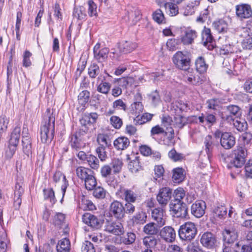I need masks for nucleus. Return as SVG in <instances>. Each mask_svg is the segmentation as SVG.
Masks as SVG:
<instances>
[{"mask_svg": "<svg viewBox=\"0 0 252 252\" xmlns=\"http://www.w3.org/2000/svg\"><path fill=\"white\" fill-rule=\"evenodd\" d=\"M55 120V117L52 115L50 110L47 109L40 129V139L42 143H50L53 139Z\"/></svg>", "mask_w": 252, "mask_h": 252, "instance_id": "nucleus-1", "label": "nucleus"}, {"mask_svg": "<svg viewBox=\"0 0 252 252\" xmlns=\"http://www.w3.org/2000/svg\"><path fill=\"white\" fill-rule=\"evenodd\" d=\"M197 232V230L195 224L189 221L180 226L178 234L181 240L190 241L195 238Z\"/></svg>", "mask_w": 252, "mask_h": 252, "instance_id": "nucleus-2", "label": "nucleus"}, {"mask_svg": "<svg viewBox=\"0 0 252 252\" xmlns=\"http://www.w3.org/2000/svg\"><path fill=\"white\" fill-rule=\"evenodd\" d=\"M172 61L177 68L187 70L190 67V55L187 52L178 51L173 56Z\"/></svg>", "mask_w": 252, "mask_h": 252, "instance_id": "nucleus-3", "label": "nucleus"}, {"mask_svg": "<svg viewBox=\"0 0 252 252\" xmlns=\"http://www.w3.org/2000/svg\"><path fill=\"white\" fill-rule=\"evenodd\" d=\"M247 156V151L246 148L240 147H238L234 152V158L228 164V168H241L244 165L246 161Z\"/></svg>", "mask_w": 252, "mask_h": 252, "instance_id": "nucleus-4", "label": "nucleus"}, {"mask_svg": "<svg viewBox=\"0 0 252 252\" xmlns=\"http://www.w3.org/2000/svg\"><path fill=\"white\" fill-rule=\"evenodd\" d=\"M20 127L16 126L11 134L8 149L6 151V156L8 158L12 157L17 149L20 136Z\"/></svg>", "mask_w": 252, "mask_h": 252, "instance_id": "nucleus-5", "label": "nucleus"}, {"mask_svg": "<svg viewBox=\"0 0 252 252\" xmlns=\"http://www.w3.org/2000/svg\"><path fill=\"white\" fill-rule=\"evenodd\" d=\"M215 138H220V143L221 146L225 149H230L232 148L235 144V138L229 132H223L219 130L215 132Z\"/></svg>", "mask_w": 252, "mask_h": 252, "instance_id": "nucleus-6", "label": "nucleus"}, {"mask_svg": "<svg viewBox=\"0 0 252 252\" xmlns=\"http://www.w3.org/2000/svg\"><path fill=\"white\" fill-rule=\"evenodd\" d=\"M24 192V184L22 177H17L16 183L15 186L14 196V206L16 208H19L22 199L21 197Z\"/></svg>", "mask_w": 252, "mask_h": 252, "instance_id": "nucleus-7", "label": "nucleus"}, {"mask_svg": "<svg viewBox=\"0 0 252 252\" xmlns=\"http://www.w3.org/2000/svg\"><path fill=\"white\" fill-rule=\"evenodd\" d=\"M236 14L241 20L252 17V8L248 3H240L235 6Z\"/></svg>", "mask_w": 252, "mask_h": 252, "instance_id": "nucleus-8", "label": "nucleus"}, {"mask_svg": "<svg viewBox=\"0 0 252 252\" xmlns=\"http://www.w3.org/2000/svg\"><path fill=\"white\" fill-rule=\"evenodd\" d=\"M170 208L175 217L185 218L188 216V208L184 202L171 203Z\"/></svg>", "mask_w": 252, "mask_h": 252, "instance_id": "nucleus-9", "label": "nucleus"}, {"mask_svg": "<svg viewBox=\"0 0 252 252\" xmlns=\"http://www.w3.org/2000/svg\"><path fill=\"white\" fill-rule=\"evenodd\" d=\"M172 193V189L168 187L161 188L157 196V200L162 207L165 206L170 200Z\"/></svg>", "mask_w": 252, "mask_h": 252, "instance_id": "nucleus-10", "label": "nucleus"}, {"mask_svg": "<svg viewBox=\"0 0 252 252\" xmlns=\"http://www.w3.org/2000/svg\"><path fill=\"white\" fill-rule=\"evenodd\" d=\"M200 243L204 247L211 249L217 246V240L214 234L207 231L204 233L201 236Z\"/></svg>", "mask_w": 252, "mask_h": 252, "instance_id": "nucleus-11", "label": "nucleus"}, {"mask_svg": "<svg viewBox=\"0 0 252 252\" xmlns=\"http://www.w3.org/2000/svg\"><path fill=\"white\" fill-rule=\"evenodd\" d=\"M223 244L234 245V244H240L237 242L238 234L237 230L234 228L225 229L222 233Z\"/></svg>", "mask_w": 252, "mask_h": 252, "instance_id": "nucleus-12", "label": "nucleus"}, {"mask_svg": "<svg viewBox=\"0 0 252 252\" xmlns=\"http://www.w3.org/2000/svg\"><path fill=\"white\" fill-rule=\"evenodd\" d=\"M82 219L84 223L94 229H99L102 224V221L100 220L91 213H85L82 216Z\"/></svg>", "mask_w": 252, "mask_h": 252, "instance_id": "nucleus-13", "label": "nucleus"}, {"mask_svg": "<svg viewBox=\"0 0 252 252\" xmlns=\"http://www.w3.org/2000/svg\"><path fill=\"white\" fill-rule=\"evenodd\" d=\"M158 234L161 239L166 243H171L175 240L176 232L171 226H164L159 230Z\"/></svg>", "mask_w": 252, "mask_h": 252, "instance_id": "nucleus-14", "label": "nucleus"}, {"mask_svg": "<svg viewBox=\"0 0 252 252\" xmlns=\"http://www.w3.org/2000/svg\"><path fill=\"white\" fill-rule=\"evenodd\" d=\"M105 230L116 235H121L124 232L123 224L119 221H107Z\"/></svg>", "mask_w": 252, "mask_h": 252, "instance_id": "nucleus-15", "label": "nucleus"}, {"mask_svg": "<svg viewBox=\"0 0 252 252\" xmlns=\"http://www.w3.org/2000/svg\"><path fill=\"white\" fill-rule=\"evenodd\" d=\"M109 211L110 214L117 219H121L124 217V205L120 201L115 200L112 202Z\"/></svg>", "mask_w": 252, "mask_h": 252, "instance_id": "nucleus-16", "label": "nucleus"}, {"mask_svg": "<svg viewBox=\"0 0 252 252\" xmlns=\"http://www.w3.org/2000/svg\"><path fill=\"white\" fill-rule=\"evenodd\" d=\"M223 119L230 123L232 122L234 127L240 132L244 131L248 128L247 123L244 120L238 119V118H233L231 115L223 116Z\"/></svg>", "mask_w": 252, "mask_h": 252, "instance_id": "nucleus-17", "label": "nucleus"}, {"mask_svg": "<svg viewBox=\"0 0 252 252\" xmlns=\"http://www.w3.org/2000/svg\"><path fill=\"white\" fill-rule=\"evenodd\" d=\"M100 44L97 43L94 48V58L98 62L102 63L105 61L108 57L109 50L107 48L100 49Z\"/></svg>", "mask_w": 252, "mask_h": 252, "instance_id": "nucleus-18", "label": "nucleus"}, {"mask_svg": "<svg viewBox=\"0 0 252 252\" xmlns=\"http://www.w3.org/2000/svg\"><path fill=\"white\" fill-rule=\"evenodd\" d=\"M197 37V32L192 29L188 28L184 32L181 36V41L184 45H190L194 42V39Z\"/></svg>", "mask_w": 252, "mask_h": 252, "instance_id": "nucleus-19", "label": "nucleus"}, {"mask_svg": "<svg viewBox=\"0 0 252 252\" xmlns=\"http://www.w3.org/2000/svg\"><path fill=\"white\" fill-rule=\"evenodd\" d=\"M122 193L126 202H135L140 197L138 191L134 189H124Z\"/></svg>", "mask_w": 252, "mask_h": 252, "instance_id": "nucleus-20", "label": "nucleus"}, {"mask_svg": "<svg viewBox=\"0 0 252 252\" xmlns=\"http://www.w3.org/2000/svg\"><path fill=\"white\" fill-rule=\"evenodd\" d=\"M206 205L203 201H196L191 207V213L196 218L202 217L205 213Z\"/></svg>", "mask_w": 252, "mask_h": 252, "instance_id": "nucleus-21", "label": "nucleus"}, {"mask_svg": "<svg viewBox=\"0 0 252 252\" xmlns=\"http://www.w3.org/2000/svg\"><path fill=\"white\" fill-rule=\"evenodd\" d=\"M70 144L71 147L78 150L85 146L80 132H76L70 136Z\"/></svg>", "mask_w": 252, "mask_h": 252, "instance_id": "nucleus-22", "label": "nucleus"}, {"mask_svg": "<svg viewBox=\"0 0 252 252\" xmlns=\"http://www.w3.org/2000/svg\"><path fill=\"white\" fill-rule=\"evenodd\" d=\"M88 175L85 176L82 181L84 182L85 186L87 190H91L96 186L97 182L94 175V171L91 170Z\"/></svg>", "mask_w": 252, "mask_h": 252, "instance_id": "nucleus-23", "label": "nucleus"}, {"mask_svg": "<svg viewBox=\"0 0 252 252\" xmlns=\"http://www.w3.org/2000/svg\"><path fill=\"white\" fill-rule=\"evenodd\" d=\"M134 97L136 101L131 104L130 109L132 114L137 115L143 111V106L140 102L142 100V96L140 93H137Z\"/></svg>", "mask_w": 252, "mask_h": 252, "instance_id": "nucleus-24", "label": "nucleus"}, {"mask_svg": "<svg viewBox=\"0 0 252 252\" xmlns=\"http://www.w3.org/2000/svg\"><path fill=\"white\" fill-rule=\"evenodd\" d=\"M163 210L160 208L154 209L152 212V217L157 221L158 227H162L165 224V220L163 218Z\"/></svg>", "mask_w": 252, "mask_h": 252, "instance_id": "nucleus-25", "label": "nucleus"}, {"mask_svg": "<svg viewBox=\"0 0 252 252\" xmlns=\"http://www.w3.org/2000/svg\"><path fill=\"white\" fill-rule=\"evenodd\" d=\"M160 227L158 224L151 222L144 226L142 231L147 236H155L158 234Z\"/></svg>", "mask_w": 252, "mask_h": 252, "instance_id": "nucleus-26", "label": "nucleus"}, {"mask_svg": "<svg viewBox=\"0 0 252 252\" xmlns=\"http://www.w3.org/2000/svg\"><path fill=\"white\" fill-rule=\"evenodd\" d=\"M53 180L56 183L59 182L62 183L61 190L63 195H64L66 191V189L68 185L65 176L60 171H57L54 174Z\"/></svg>", "mask_w": 252, "mask_h": 252, "instance_id": "nucleus-27", "label": "nucleus"}, {"mask_svg": "<svg viewBox=\"0 0 252 252\" xmlns=\"http://www.w3.org/2000/svg\"><path fill=\"white\" fill-rule=\"evenodd\" d=\"M137 47L136 43L131 41H125L119 46L120 52L127 54L132 52Z\"/></svg>", "mask_w": 252, "mask_h": 252, "instance_id": "nucleus-28", "label": "nucleus"}, {"mask_svg": "<svg viewBox=\"0 0 252 252\" xmlns=\"http://www.w3.org/2000/svg\"><path fill=\"white\" fill-rule=\"evenodd\" d=\"M185 78L187 79V82L193 85L199 86L202 84L203 80L202 79L201 76L195 74L191 72L188 71L185 76Z\"/></svg>", "mask_w": 252, "mask_h": 252, "instance_id": "nucleus-29", "label": "nucleus"}, {"mask_svg": "<svg viewBox=\"0 0 252 252\" xmlns=\"http://www.w3.org/2000/svg\"><path fill=\"white\" fill-rule=\"evenodd\" d=\"M130 143L129 139L126 137H120L114 140V147L118 150H123L128 147Z\"/></svg>", "mask_w": 252, "mask_h": 252, "instance_id": "nucleus-30", "label": "nucleus"}, {"mask_svg": "<svg viewBox=\"0 0 252 252\" xmlns=\"http://www.w3.org/2000/svg\"><path fill=\"white\" fill-rule=\"evenodd\" d=\"M70 243L69 239L64 238L59 241L57 246V252H69Z\"/></svg>", "mask_w": 252, "mask_h": 252, "instance_id": "nucleus-31", "label": "nucleus"}, {"mask_svg": "<svg viewBox=\"0 0 252 252\" xmlns=\"http://www.w3.org/2000/svg\"><path fill=\"white\" fill-rule=\"evenodd\" d=\"M142 243L146 248H155L158 243V239L154 236H146L142 239Z\"/></svg>", "mask_w": 252, "mask_h": 252, "instance_id": "nucleus-32", "label": "nucleus"}, {"mask_svg": "<svg viewBox=\"0 0 252 252\" xmlns=\"http://www.w3.org/2000/svg\"><path fill=\"white\" fill-rule=\"evenodd\" d=\"M128 18L132 24H135L141 18V11L138 8H133L128 12Z\"/></svg>", "mask_w": 252, "mask_h": 252, "instance_id": "nucleus-33", "label": "nucleus"}, {"mask_svg": "<svg viewBox=\"0 0 252 252\" xmlns=\"http://www.w3.org/2000/svg\"><path fill=\"white\" fill-rule=\"evenodd\" d=\"M195 67L197 72L203 73L207 71L208 65L206 63L204 58L199 57L195 61Z\"/></svg>", "mask_w": 252, "mask_h": 252, "instance_id": "nucleus-34", "label": "nucleus"}, {"mask_svg": "<svg viewBox=\"0 0 252 252\" xmlns=\"http://www.w3.org/2000/svg\"><path fill=\"white\" fill-rule=\"evenodd\" d=\"M213 27L220 33L226 32L228 29V25L223 19L214 21L213 23Z\"/></svg>", "mask_w": 252, "mask_h": 252, "instance_id": "nucleus-35", "label": "nucleus"}, {"mask_svg": "<svg viewBox=\"0 0 252 252\" xmlns=\"http://www.w3.org/2000/svg\"><path fill=\"white\" fill-rule=\"evenodd\" d=\"M214 40L212 35L211 30L209 28L204 27L202 32V40L205 46H207L208 43H211Z\"/></svg>", "mask_w": 252, "mask_h": 252, "instance_id": "nucleus-36", "label": "nucleus"}, {"mask_svg": "<svg viewBox=\"0 0 252 252\" xmlns=\"http://www.w3.org/2000/svg\"><path fill=\"white\" fill-rule=\"evenodd\" d=\"M204 144L206 153L208 154H210L217 145L215 143V138L210 135L206 136L205 138Z\"/></svg>", "mask_w": 252, "mask_h": 252, "instance_id": "nucleus-37", "label": "nucleus"}, {"mask_svg": "<svg viewBox=\"0 0 252 252\" xmlns=\"http://www.w3.org/2000/svg\"><path fill=\"white\" fill-rule=\"evenodd\" d=\"M147 216L145 212L140 211L135 214L132 218V221L134 224H144L147 221Z\"/></svg>", "mask_w": 252, "mask_h": 252, "instance_id": "nucleus-38", "label": "nucleus"}, {"mask_svg": "<svg viewBox=\"0 0 252 252\" xmlns=\"http://www.w3.org/2000/svg\"><path fill=\"white\" fill-rule=\"evenodd\" d=\"M184 172L182 168H177L173 170L172 179L174 183H179L183 181L185 177Z\"/></svg>", "mask_w": 252, "mask_h": 252, "instance_id": "nucleus-39", "label": "nucleus"}, {"mask_svg": "<svg viewBox=\"0 0 252 252\" xmlns=\"http://www.w3.org/2000/svg\"><path fill=\"white\" fill-rule=\"evenodd\" d=\"M199 4L200 0H195L190 2L188 4L185 8L184 14L185 15H191L193 14Z\"/></svg>", "mask_w": 252, "mask_h": 252, "instance_id": "nucleus-40", "label": "nucleus"}, {"mask_svg": "<svg viewBox=\"0 0 252 252\" xmlns=\"http://www.w3.org/2000/svg\"><path fill=\"white\" fill-rule=\"evenodd\" d=\"M164 6L170 16H175L179 13V7L176 3L169 2L166 3Z\"/></svg>", "mask_w": 252, "mask_h": 252, "instance_id": "nucleus-41", "label": "nucleus"}, {"mask_svg": "<svg viewBox=\"0 0 252 252\" xmlns=\"http://www.w3.org/2000/svg\"><path fill=\"white\" fill-rule=\"evenodd\" d=\"M185 191L183 188H179L175 189L174 192L173 196L174 199L171 203H183L182 199L185 196Z\"/></svg>", "mask_w": 252, "mask_h": 252, "instance_id": "nucleus-42", "label": "nucleus"}, {"mask_svg": "<svg viewBox=\"0 0 252 252\" xmlns=\"http://www.w3.org/2000/svg\"><path fill=\"white\" fill-rule=\"evenodd\" d=\"M153 115L149 113H144L140 117L137 116L134 119V122L136 125H142L151 121Z\"/></svg>", "mask_w": 252, "mask_h": 252, "instance_id": "nucleus-43", "label": "nucleus"}, {"mask_svg": "<svg viewBox=\"0 0 252 252\" xmlns=\"http://www.w3.org/2000/svg\"><path fill=\"white\" fill-rule=\"evenodd\" d=\"M22 142L23 152L25 154L29 156L32 152V146L30 139L28 136H23Z\"/></svg>", "mask_w": 252, "mask_h": 252, "instance_id": "nucleus-44", "label": "nucleus"}, {"mask_svg": "<svg viewBox=\"0 0 252 252\" xmlns=\"http://www.w3.org/2000/svg\"><path fill=\"white\" fill-rule=\"evenodd\" d=\"M87 162L90 167L94 170H97L99 167V160L94 156L89 155Z\"/></svg>", "mask_w": 252, "mask_h": 252, "instance_id": "nucleus-45", "label": "nucleus"}, {"mask_svg": "<svg viewBox=\"0 0 252 252\" xmlns=\"http://www.w3.org/2000/svg\"><path fill=\"white\" fill-rule=\"evenodd\" d=\"M111 165L113 172L116 174L121 172L123 163L121 159L119 158H114L112 160Z\"/></svg>", "mask_w": 252, "mask_h": 252, "instance_id": "nucleus-46", "label": "nucleus"}, {"mask_svg": "<svg viewBox=\"0 0 252 252\" xmlns=\"http://www.w3.org/2000/svg\"><path fill=\"white\" fill-rule=\"evenodd\" d=\"M153 18L158 24L165 23V18L163 12L159 9L156 10L153 14Z\"/></svg>", "mask_w": 252, "mask_h": 252, "instance_id": "nucleus-47", "label": "nucleus"}, {"mask_svg": "<svg viewBox=\"0 0 252 252\" xmlns=\"http://www.w3.org/2000/svg\"><path fill=\"white\" fill-rule=\"evenodd\" d=\"M99 67L96 63H92L88 68V74L92 78H95L99 73Z\"/></svg>", "mask_w": 252, "mask_h": 252, "instance_id": "nucleus-48", "label": "nucleus"}, {"mask_svg": "<svg viewBox=\"0 0 252 252\" xmlns=\"http://www.w3.org/2000/svg\"><path fill=\"white\" fill-rule=\"evenodd\" d=\"M79 103L82 105H84L89 100L90 92L84 90L80 93L78 96Z\"/></svg>", "mask_w": 252, "mask_h": 252, "instance_id": "nucleus-49", "label": "nucleus"}, {"mask_svg": "<svg viewBox=\"0 0 252 252\" xmlns=\"http://www.w3.org/2000/svg\"><path fill=\"white\" fill-rule=\"evenodd\" d=\"M97 141L100 146L107 147L111 145V142L108 139V137L104 134H99L98 135Z\"/></svg>", "mask_w": 252, "mask_h": 252, "instance_id": "nucleus-50", "label": "nucleus"}, {"mask_svg": "<svg viewBox=\"0 0 252 252\" xmlns=\"http://www.w3.org/2000/svg\"><path fill=\"white\" fill-rule=\"evenodd\" d=\"M93 189H94L93 195L95 198L98 199L105 198L106 191L102 187L100 186L96 187L95 186Z\"/></svg>", "mask_w": 252, "mask_h": 252, "instance_id": "nucleus-51", "label": "nucleus"}, {"mask_svg": "<svg viewBox=\"0 0 252 252\" xmlns=\"http://www.w3.org/2000/svg\"><path fill=\"white\" fill-rule=\"evenodd\" d=\"M187 123V118L181 115H177L174 117V126L180 128H183Z\"/></svg>", "mask_w": 252, "mask_h": 252, "instance_id": "nucleus-52", "label": "nucleus"}, {"mask_svg": "<svg viewBox=\"0 0 252 252\" xmlns=\"http://www.w3.org/2000/svg\"><path fill=\"white\" fill-rule=\"evenodd\" d=\"M181 42V39L180 40L175 38L170 39L167 41L166 45L170 50L174 51L179 48V45Z\"/></svg>", "mask_w": 252, "mask_h": 252, "instance_id": "nucleus-53", "label": "nucleus"}, {"mask_svg": "<svg viewBox=\"0 0 252 252\" xmlns=\"http://www.w3.org/2000/svg\"><path fill=\"white\" fill-rule=\"evenodd\" d=\"M43 193L45 199H49L52 203H55V193L52 189H44Z\"/></svg>", "mask_w": 252, "mask_h": 252, "instance_id": "nucleus-54", "label": "nucleus"}, {"mask_svg": "<svg viewBox=\"0 0 252 252\" xmlns=\"http://www.w3.org/2000/svg\"><path fill=\"white\" fill-rule=\"evenodd\" d=\"M73 15L74 18L77 19H83L86 17L84 8L83 7H75L73 10Z\"/></svg>", "mask_w": 252, "mask_h": 252, "instance_id": "nucleus-55", "label": "nucleus"}, {"mask_svg": "<svg viewBox=\"0 0 252 252\" xmlns=\"http://www.w3.org/2000/svg\"><path fill=\"white\" fill-rule=\"evenodd\" d=\"M91 169L89 168H86L83 166H79L76 169V174L77 177L81 180L83 179L85 176L88 175L87 174Z\"/></svg>", "mask_w": 252, "mask_h": 252, "instance_id": "nucleus-56", "label": "nucleus"}, {"mask_svg": "<svg viewBox=\"0 0 252 252\" xmlns=\"http://www.w3.org/2000/svg\"><path fill=\"white\" fill-rule=\"evenodd\" d=\"M214 217L220 219L226 215L227 209L225 207L221 206L215 208L214 211Z\"/></svg>", "mask_w": 252, "mask_h": 252, "instance_id": "nucleus-57", "label": "nucleus"}, {"mask_svg": "<svg viewBox=\"0 0 252 252\" xmlns=\"http://www.w3.org/2000/svg\"><path fill=\"white\" fill-rule=\"evenodd\" d=\"M111 85L106 82H102L97 87V91L102 94H107L110 91Z\"/></svg>", "mask_w": 252, "mask_h": 252, "instance_id": "nucleus-58", "label": "nucleus"}, {"mask_svg": "<svg viewBox=\"0 0 252 252\" xmlns=\"http://www.w3.org/2000/svg\"><path fill=\"white\" fill-rule=\"evenodd\" d=\"M112 169L111 166L109 165H104L100 169V174L101 176L105 179L110 177L112 174Z\"/></svg>", "mask_w": 252, "mask_h": 252, "instance_id": "nucleus-59", "label": "nucleus"}, {"mask_svg": "<svg viewBox=\"0 0 252 252\" xmlns=\"http://www.w3.org/2000/svg\"><path fill=\"white\" fill-rule=\"evenodd\" d=\"M65 220V215L62 213H57L53 219V222L55 225L61 226Z\"/></svg>", "mask_w": 252, "mask_h": 252, "instance_id": "nucleus-60", "label": "nucleus"}, {"mask_svg": "<svg viewBox=\"0 0 252 252\" xmlns=\"http://www.w3.org/2000/svg\"><path fill=\"white\" fill-rule=\"evenodd\" d=\"M223 252H240L239 244H223Z\"/></svg>", "mask_w": 252, "mask_h": 252, "instance_id": "nucleus-61", "label": "nucleus"}, {"mask_svg": "<svg viewBox=\"0 0 252 252\" xmlns=\"http://www.w3.org/2000/svg\"><path fill=\"white\" fill-rule=\"evenodd\" d=\"M129 169L132 172H135L138 171L140 168L139 160L138 157H135L134 159L131 160L128 165Z\"/></svg>", "mask_w": 252, "mask_h": 252, "instance_id": "nucleus-62", "label": "nucleus"}, {"mask_svg": "<svg viewBox=\"0 0 252 252\" xmlns=\"http://www.w3.org/2000/svg\"><path fill=\"white\" fill-rule=\"evenodd\" d=\"M81 251L82 252H95L93 244L88 241L83 243Z\"/></svg>", "mask_w": 252, "mask_h": 252, "instance_id": "nucleus-63", "label": "nucleus"}, {"mask_svg": "<svg viewBox=\"0 0 252 252\" xmlns=\"http://www.w3.org/2000/svg\"><path fill=\"white\" fill-rule=\"evenodd\" d=\"M188 252H205L204 251L195 243H191L188 245L187 247Z\"/></svg>", "mask_w": 252, "mask_h": 252, "instance_id": "nucleus-64", "label": "nucleus"}]
</instances>
